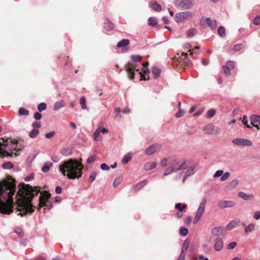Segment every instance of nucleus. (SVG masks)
<instances>
[{
    "mask_svg": "<svg viewBox=\"0 0 260 260\" xmlns=\"http://www.w3.org/2000/svg\"><path fill=\"white\" fill-rule=\"evenodd\" d=\"M40 192V190L37 187H32L28 184H22L19 185L16 195L17 209L19 212L18 215L22 216L28 213H31L34 211V208H37L39 210L43 206H45L48 210L52 208V203L48 202L50 194L46 191L41 192L38 205L36 206L31 203L32 199Z\"/></svg>",
    "mask_w": 260,
    "mask_h": 260,
    "instance_id": "f257e3e1",
    "label": "nucleus"
},
{
    "mask_svg": "<svg viewBox=\"0 0 260 260\" xmlns=\"http://www.w3.org/2000/svg\"><path fill=\"white\" fill-rule=\"evenodd\" d=\"M15 191L16 185L14 181L6 180L0 181V212L6 214L13 212L12 197Z\"/></svg>",
    "mask_w": 260,
    "mask_h": 260,
    "instance_id": "f03ea898",
    "label": "nucleus"
},
{
    "mask_svg": "<svg viewBox=\"0 0 260 260\" xmlns=\"http://www.w3.org/2000/svg\"><path fill=\"white\" fill-rule=\"evenodd\" d=\"M81 161L82 159L79 161L74 159L64 161L59 165V172L69 179H79L82 176L83 169Z\"/></svg>",
    "mask_w": 260,
    "mask_h": 260,
    "instance_id": "7ed1b4c3",
    "label": "nucleus"
},
{
    "mask_svg": "<svg viewBox=\"0 0 260 260\" xmlns=\"http://www.w3.org/2000/svg\"><path fill=\"white\" fill-rule=\"evenodd\" d=\"M17 144L10 138L0 139V157L11 156L16 150Z\"/></svg>",
    "mask_w": 260,
    "mask_h": 260,
    "instance_id": "20e7f679",
    "label": "nucleus"
},
{
    "mask_svg": "<svg viewBox=\"0 0 260 260\" xmlns=\"http://www.w3.org/2000/svg\"><path fill=\"white\" fill-rule=\"evenodd\" d=\"M131 58L134 61L133 63H128L125 66L126 71L128 74L129 78L131 79L134 78L135 69L137 67V63L140 62L142 59V56L139 55H132Z\"/></svg>",
    "mask_w": 260,
    "mask_h": 260,
    "instance_id": "39448f33",
    "label": "nucleus"
},
{
    "mask_svg": "<svg viewBox=\"0 0 260 260\" xmlns=\"http://www.w3.org/2000/svg\"><path fill=\"white\" fill-rule=\"evenodd\" d=\"M174 4L181 10H187L192 8L195 3L193 0H175Z\"/></svg>",
    "mask_w": 260,
    "mask_h": 260,
    "instance_id": "423d86ee",
    "label": "nucleus"
},
{
    "mask_svg": "<svg viewBox=\"0 0 260 260\" xmlns=\"http://www.w3.org/2000/svg\"><path fill=\"white\" fill-rule=\"evenodd\" d=\"M207 202V199L206 198H204L202 199L201 203L200 204L199 207L197 211L196 214L193 219L194 224L197 223L199 220L201 219L202 216L205 212L206 204Z\"/></svg>",
    "mask_w": 260,
    "mask_h": 260,
    "instance_id": "0eeeda50",
    "label": "nucleus"
},
{
    "mask_svg": "<svg viewBox=\"0 0 260 260\" xmlns=\"http://www.w3.org/2000/svg\"><path fill=\"white\" fill-rule=\"evenodd\" d=\"M171 165L174 172L180 171L188 168V160H180L176 161L174 160Z\"/></svg>",
    "mask_w": 260,
    "mask_h": 260,
    "instance_id": "6e6552de",
    "label": "nucleus"
},
{
    "mask_svg": "<svg viewBox=\"0 0 260 260\" xmlns=\"http://www.w3.org/2000/svg\"><path fill=\"white\" fill-rule=\"evenodd\" d=\"M193 14L190 11H183L177 13L175 15V21L177 23L182 22L185 19H188L191 18Z\"/></svg>",
    "mask_w": 260,
    "mask_h": 260,
    "instance_id": "1a4fd4ad",
    "label": "nucleus"
},
{
    "mask_svg": "<svg viewBox=\"0 0 260 260\" xmlns=\"http://www.w3.org/2000/svg\"><path fill=\"white\" fill-rule=\"evenodd\" d=\"M232 142L236 145L240 146H251L253 144L252 141L247 139L236 138L232 141Z\"/></svg>",
    "mask_w": 260,
    "mask_h": 260,
    "instance_id": "9d476101",
    "label": "nucleus"
},
{
    "mask_svg": "<svg viewBox=\"0 0 260 260\" xmlns=\"http://www.w3.org/2000/svg\"><path fill=\"white\" fill-rule=\"evenodd\" d=\"M148 66V62H146L143 64V68L141 71H139V69H135V71L138 72L139 73V74L140 75V77H141L142 79L144 80H148V79L146 78L145 76L147 75L150 73L147 68Z\"/></svg>",
    "mask_w": 260,
    "mask_h": 260,
    "instance_id": "9b49d317",
    "label": "nucleus"
},
{
    "mask_svg": "<svg viewBox=\"0 0 260 260\" xmlns=\"http://www.w3.org/2000/svg\"><path fill=\"white\" fill-rule=\"evenodd\" d=\"M161 148V145L160 144L155 143L146 148L145 153L146 155H150L160 150Z\"/></svg>",
    "mask_w": 260,
    "mask_h": 260,
    "instance_id": "f8f14e48",
    "label": "nucleus"
},
{
    "mask_svg": "<svg viewBox=\"0 0 260 260\" xmlns=\"http://www.w3.org/2000/svg\"><path fill=\"white\" fill-rule=\"evenodd\" d=\"M205 133L207 134H213V132L215 131V133L218 134L220 133V129L215 127L212 124H208L206 125L204 129Z\"/></svg>",
    "mask_w": 260,
    "mask_h": 260,
    "instance_id": "ddd939ff",
    "label": "nucleus"
},
{
    "mask_svg": "<svg viewBox=\"0 0 260 260\" xmlns=\"http://www.w3.org/2000/svg\"><path fill=\"white\" fill-rule=\"evenodd\" d=\"M235 206V203L233 201H221L217 205L218 207L220 209L232 208Z\"/></svg>",
    "mask_w": 260,
    "mask_h": 260,
    "instance_id": "4468645a",
    "label": "nucleus"
},
{
    "mask_svg": "<svg viewBox=\"0 0 260 260\" xmlns=\"http://www.w3.org/2000/svg\"><path fill=\"white\" fill-rule=\"evenodd\" d=\"M206 22L208 25L212 29H214L216 27V21L215 20H212L210 18L203 17L201 19V22L203 24Z\"/></svg>",
    "mask_w": 260,
    "mask_h": 260,
    "instance_id": "2eb2a0df",
    "label": "nucleus"
},
{
    "mask_svg": "<svg viewBox=\"0 0 260 260\" xmlns=\"http://www.w3.org/2000/svg\"><path fill=\"white\" fill-rule=\"evenodd\" d=\"M235 67V63L233 61H228L226 64L223 66L224 73L226 75H230L231 70L233 69Z\"/></svg>",
    "mask_w": 260,
    "mask_h": 260,
    "instance_id": "dca6fc26",
    "label": "nucleus"
},
{
    "mask_svg": "<svg viewBox=\"0 0 260 260\" xmlns=\"http://www.w3.org/2000/svg\"><path fill=\"white\" fill-rule=\"evenodd\" d=\"M197 171V166L196 165H193L191 166L190 168L188 169L185 173L184 178L183 180V182H184L186 179L188 177L193 175Z\"/></svg>",
    "mask_w": 260,
    "mask_h": 260,
    "instance_id": "f3484780",
    "label": "nucleus"
},
{
    "mask_svg": "<svg viewBox=\"0 0 260 260\" xmlns=\"http://www.w3.org/2000/svg\"><path fill=\"white\" fill-rule=\"evenodd\" d=\"M215 244L214 245V248L215 250L219 251L221 250L223 247V241L220 238H217L215 240Z\"/></svg>",
    "mask_w": 260,
    "mask_h": 260,
    "instance_id": "a211bd4d",
    "label": "nucleus"
},
{
    "mask_svg": "<svg viewBox=\"0 0 260 260\" xmlns=\"http://www.w3.org/2000/svg\"><path fill=\"white\" fill-rule=\"evenodd\" d=\"M238 196L242 198L245 201L251 200L254 199V196L252 194H247L244 192H239L238 193Z\"/></svg>",
    "mask_w": 260,
    "mask_h": 260,
    "instance_id": "6ab92c4d",
    "label": "nucleus"
},
{
    "mask_svg": "<svg viewBox=\"0 0 260 260\" xmlns=\"http://www.w3.org/2000/svg\"><path fill=\"white\" fill-rule=\"evenodd\" d=\"M223 229L222 226H219L214 228L211 231L212 234L215 236H219L223 233Z\"/></svg>",
    "mask_w": 260,
    "mask_h": 260,
    "instance_id": "aec40b11",
    "label": "nucleus"
},
{
    "mask_svg": "<svg viewBox=\"0 0 260 260\" xmlns=\"http://www.w3.org/2000/svg\"><path fill=\"white\" fill-rule=\"evenodd\" d=\"M240 220H233L231 221L226 226L227 230H231L236 226H238L240 223Z\"/></svg>",
    "mask_w": 260,
    "mask_h": 260,
    "instance_id": "412c9836",
    "label": "nucleus"
},
{
    "mask_svg": "<svg viewBox=\"0 0 260 260\" xmlns=\"http://www.w3.org/2000/svg\"><path fill=\"white\" fill-rule=\"evenodd\" d=\"M149 6L154 11L159 12L161 10V6L154 1L149 3Z\"/></svg>",
    "mask_w": 260,
    "mask_h": 260,
    "instance_id": "4be33fe9",
    "label": "nucleus"
},
{
    "mask_svg": "<svg viewBox=\"0 0 260 260\" xmlns=\"http://www.w3.org/2000/svg\"><path fill=\"white\" fill-rule=\"evenodd\" d=\"M65 103L63 100H60L55 103L53 107V110L57 111L61 108L64 107Z\"/></svg>",
    "mask_w": 260,
    "mask_h": 260,
    "instance_id": "5701e85b",
    "label": "nucleus"
},
{
    "mask_svg": "<svg viewBox=\"0 0 260 260\" xmlns=\"http://www.w3.org/2000/svg\"><path fill=\"white\" fill-rule=\"evenodd\" d=\"M53 164L51 161H46L44 163L43 166L42 168V171L43 173H47L48 172L50 168L52 166Z\"/></svg>",
    "mask_w": 260,
    "mask_h": 260,
    "instance_id": "b1692460",
    "label": "nucleus"
},
{
    "mask_svg": "<svg viewBox=\"0 0 260 260\" xmlns=\"http://www.w3.org/2000/svg\"><path fill=\"white\" fill-rule=\"evenodd\" d=\"M104 27L105 29L107 30H110L113 29L114 25L111 21L107 19L104 22Z\"/></svg>",
    "mask_w": 260,
    "mask_h": 260,
    "instance_id": "393cba45",
    "label": "nucleus"
},
{
    "mask_svg": "<svg viewBox=\"0 0 260 260\" xmlns=\"http://www.w3.org/2000/svg\"><path fill=\"white\" fill-rule=\"evenodd\" d=\"M156 166V164L155 162L151 161L148 162L145 164L144 169L146 171H148L154 169Z\"/></svg>",
    "mask_w": 260,
    "mask_h": 260,
    "instance_id": "a878e982",
    "label": "nucleus"
},
{
    "mask_svg": "<svg viewBox=\"0 0 260 260\" xmlns=\"http://www.w3.org/2000/svg\"><path fill=\"white\" fill-rule=\"evenodd\" d=\"M250 120L251 124L259 123L260 122V116L258 115H252L250 117Z\"/></svg>",
    "mask_w": 260,
    "mask_h": 260,
    "instance_id": "bb28decb",
    "label": "nucleus"
},
{
    "mask_svg": "<svg viewBox=\"0 0 260 260\" xmlns=\"http://www.w3.org/2000/svg\"><path fill=\"white\" fill-rule=\"evenodd\" d=\"M129 44V41L128 39H123L119 41L117 46L118 48H122V47H125L127 46H128Z\"/></svg>",
    "mask_w": 260,
    "mask_h": 260,
    "instance_id": "cd10ccee",
    "label": "nucleus"
},
{
    "mask_svg": "<svg viewBox=\"0 0 260 260\" xmlns=\"http://www.w3.org/2000/svg\"><path fill=\"white\" fill-rule=\"evenodd\" d=\"M147 182H148V181L147 180H143L142 181L139 182L135 186V190L136 191H138V190H140L141 188H142V187L145 186L147 184Z\"/></svg>",
    "mask_w": 260,
    "mask_h": 260,
    "instance_id": "c85d7f7f",
    "label": "nucleus"
},
{
    "mask_svg": "<svg viewBox=\"0 0 260 260\" xmlns=\"http://www.w3.org/2000/svg\"><path fill=\"white\" fill-rule=\"evenodd\" d=\"M187 53H183V56H184V57H183V61L185 63V66L186 67V68H188L189 67L191 64V61L190 59H189L188 58H187Z\"/></svg>",
    "mask_w": 260,
    "mask_h": 260,
    "instance_id": "c756f323",
    "label": "nucleus"
},
{
    "mask_svg": "<svg viewBox=\"0 0 260 260\" xmlns=\"http://www.w3.org/2000/svg\"><path fill=\"white\" fill-rule=\"evenodd\" d=\"M131 158H132V153L130 152L127 153L124 156V157L122 160V164H126L128 163L131 160Z\"/></svg>",
    "mask_w": 260,
    "mask_h": 260,
    "instance_id": "7c9ffc66",
    "label": "nucleus"
},
{
    "mask_svg": "<svg viewBox=\"0 0 260 260\" xmlns=\"http://www.w3.org/2000/svg\"><path fill=\"white\" fill-rule=\"evenodd\" d=\"M239 181L237 179H234L231 181L228 184V188L230 189H234L238 184Z\"/></svg>",
    "mask_w": 260,
    "mask_h": 260,
    "instance_id": "2f4dec72",
    "label": "nucleus"
},
{
    "mask_svg": "<svg viewBox=\"0 0 260 260\" xmlns=\"http://www.w3.org/2000/svg\"><path fill=\"white\" fill-rule=\"evenodd\" d=\"M60 153L64 156H69L72 154V150L69 148H63L61 150Z\"/></svg>",
    "mask_w": 260,
    "mask_h": 260,
    "instance_id": "473e14b6",
    "label": "nucleus"
},
{
    "mask_svg": "<svg viewBox=\"0 0 260 260\" xmlns=\"http://www.w3.org/2000/svg\"><path fill=\"white\" fill-rule=\"evenodd\" d=\"M255 228V224L253 223H250L247 226H246L245 228V232L247 234L250 232H251L254 230Z\"/></svg>",
    "mask_w": 260,
    "mask_h": 260,
    "instance_id": "72a5a7b5",
    "label": "nucleus"
},
{
    "mask_svg": "<svg viewBox=\"0 0 260 260\" xmlns=\"http://www.w3.org/2000/svg\"><path fill=\"white\" fill-rule=\"evenodd\" d=\"M197 32V30L194 28H192L189 29L186 33V36L187 37H192L194 36Z\"/></svg>",
    "mask_w": 260,
    "mask_h": 260,
    "instance_id": "f704fd0d",
    "label": "nucleus"
},
{
    "mask_svg": "<svg viewBox=\"0 0 260 260\" xmlns=\"http://www.w3.org/2000/svg\"><path fill=\"white\" fill-rule=\"evenodd\" d=\"M2 167L4 169H11L13 168L14 165L10 161H7L3 164Z\"/></svg>",
    "mask_w": 260,
    "mask_h": 260,
    "instance_id": "c9c22d12",
    "label": "nucleus"
},
{
    "mask_svg": "<svg viewBox=\"0 0 260 260\" xmlns=\"http://www.w3.org/2000/svg\"><path fill=\"white\" fill-rule=\"evenodd\" d=\"M39 134V131L37 129H32L29 133V136L31 138H36Z\"/></svg>",
    "mask_w": 260,
    "mask_h": 260,
    "instance_id": "e433bc0d",
    "label": "nucleus"
},
{
    "mask_svg": "<svg viewBox=\"0 0 260 260\" xmlns=\"http://www.w3.org/2000/svg\"><path fill=\"white\" fill-rule=\"evenodd\" d=\"M160 73L161 70L156 67H154L152 69V74L153 75L154 78L158 77Z\"/></svg>",
    "mask_w": 260,
    "mask_h": 260,
    "instance_id": "4c0bfd02",
    "label": "nucleus"
},
{
    "mask_svg": "<svg viewBox=\"0 0 260 260\" xmlns=\"http://www.w3.org/2000/svg\"><path fill=\"white\" fill-rule=\"evenodd\" d=\"M18 114L20 116H27L29 114V111L24 108H20L18 110Z\"/></svg>",
    "mask_w": 260,
    "mask_h": 260,
    "instance_id": "58836bf2",
    "label": "nucleus"
},
{
    "mask_svg": "<svg viewBox=\"0 0 260 260\" xmlns=\"http://www.w3.org/2000/svg\"><path fill=\"white\" fill-rule=\"evenodd\" d=\"M148 21L149 25L150 26H155L157 23L156 18L153 17H149L148 19Z\"/></svg>",
    "mask_w": 260,
    "mask_h": 260,
    "instance_id": "ea45409f",
    "label": "nucleus"
},
{
    "mask_svg": "<svg viewBox=\"0 0 260 260\" xmlns=\"http://www.w3.org/2000/svg\"><path fill=\"white\" fill-rule=\"evenodd\" d=\"M188 244L189 243L187 241L185 240L184 241L182 244L181 253H182V254H184V252L186 251L188 249Z\"/></svg>",
    "mask_w": 260,
    "mask_h": 260,
    "instance_id": "a19ab883",
    "label": "nucleus"
},
{
    "mask_svg": "<svg viewBox=\"0 0 260 260\" xmlns=\"http://www.w3.org/2000/svg\"><path fill=\"white\" fill-rule=\"evenodd\" d=\"M217 31H218V35L220 37H223L225 36V29L223 26H219L218 28Z\"/></svg>",
    "mask_w": 260,
    "mask_h": 260,
    "instance_id": "79ce46f5",
    "label": "nucleus"
},
{
    "mask_svg": "<svg viewBox=\"0 0 260 260\" xmlns=\"http://www.w3.org/2000/svg\"><path fill=\"white\" fill-rule=\"evenodd\" d=\"M216 111L214 109H210L207 111L206 117L211 118L215 114Z\"/></svg>",
    "mask_w": 260,
    "mask_h": 260,
    "instance_id": "37998d69",
    "label": "nucleus"
},
{
    "mask_svg": "<svg viewBox=\"0 0 260 260\" xmlns=\"http://www.w3.org/2000/svg\"><path fill=\"white\" fill-rule=\"evenodd\" d=\"M174 172V171L172 166H170L165 170V171L164 172V175L167 176Z\"/></svg>",
    "mask_w": 260,
    "mask_h": 260,
    "instance_id": "c03bdc74",
    "label": "nucleus"
},
{
    "mask_svg": "<svg viewBox=\"0 0 260 260\" xmlns=\"http://www.w3.org/2000/svg\"><path fill=\"white\" fill-rule=\"evenodd\" d=\"M80 104L81 106L82 109H86L87 107L86 106L85 98L84 96H82L80 99Z\"/></svg>",
    "mask_w": 260,
    "mask_h": 260,
    "instance_id": "a18cd8bd",
    "label": "nucleus"
},
{
    "mask_svg": "<svg viewBox=\"0 0 260 260\" xmlns=\"http://www.w3.org/2000/svg\"><path fill=\"white\" fill-rule=\"evenodd\" d=\"M188 233V230L183 226H182L180 228V234L183 236H185L187 235Z\"/></svg>",
    "mask_w": 260,
    "mask_h": 260,
    "instance_id": "49530a36",
    "label": "nucleus"
},
{
    "mask_svg": "<svg viewBox=\"0 0 260 260\" xmlns=\"http://www.w3.org/2000/svg\"><path fill=\"white\" fill-rule=\"evenodd\" d=\"M46 107H47L46 104L44 103H40L38 106V110L39 112H42V111L45 110L46 109Z\"/></svg>",
    "mask_w": 260,
    "mask_h": 260,
    "instance_id": "de8ad7c7",
    "label": "nucleus"
},
{
    "mask_svg": "<svg viewBox=\"0 0 260 260\" xmlns=\"http://www.w3.org/2000/svg\"><path fill=\"white\" fill-rule=\"evenodd\" d=\"M230 176V173L228 172H226L224 173H223L220 178V181H224L227 180Z\"/></svg>",
    "mask_w": 260,
    "mask_h": 260,
    "instance_id": "09e8293b",
    "label": "nucleus"
},
{
    "mask_svg": "<svg viewBox=\"0 0 260 260\" xmlns=\"http://www.w3.org/2000/svg\"><path fill=\"white\" fill-rule=\"evenodd\" d=\"M96 173L95 172H92L89 176L88 180L90 182H92L95 179Z\"/></svg>",
    "mask_w": 260,
    "mask_h": 260,
    "instance_id": "8fccbe9b",
    "label": "nucleus"
},
{
    "mask_svg": "<svg viewBox=\"0 0 260 260\" xmlns=\"http://www.w3.org/2000/svg\"><path fill=\"white\" fill-rule=\"evenodd\" d=\"M186 207V204L182 205L180 203H178L175 205V208L179 211H182Z\"/></svg>",
    "mask_w": 260,
    "mask_h": 260,
    "instance_id": "3c124183",
    "label": "nucleus"
},
{
    "mask_svg": "<svg viewBox=\"0 0 260 260\" xmlns=\"http://www.w3.org/2000/svg\"><path fill=\"white\" fill-rule=\"evenodd\" d=\"M100 131L99 128H98L94 133H93V139L95 141H99V135L100 134Z\"/></svg>",
    "mask_w": 260,
    "mask_h": 260,
    "instance_id": "603ef678",
    "label": "nucleus"
},
{
    "mask_svg": "<svg viewBox=\"0 0 260 260\" xmlns=\"http://www.w3.org/2000/svg\"><path fill=\"white\" fill-rule=\"evenodd\" d=\"M242 121L243 123V124L246 126L247 127L250 128H252V127L248 124V121L246 116H243Z\"/></svg>",
    "mask_w": 260,
    "mask_h": 260,
    "instance_id": "864d4df0",
    "label": "nucleus"
},
{
    "mask_svg": "<svg viewBox=\"0 0 260 260\" xmlns=\"http://www.w3.org/2000/svg\"><path fill=\"white\" fill-rule=\"evenodd\" d=\"M223 174V171L222 170H217L216 171V172L214 174L213 177L214 178H218L220 176H221V175Z\"/></svg>",
    "mask_w": 260,
    "mask_h": 260,
    "instance_id": "5fc2aeb1",
    "label": "nucleus"
},
{
    "mask_svg": "<svg viewBox=\"0 0 260 260\" xmlns=\"http://www.w3.org/2000/svg\"><path fill=\"white\" fill-rule=\"evenodd\" d=\"M37 154L38 153L31 154L27 157L26 161L31 162L36 158Z\"/></svg>",
    "mask_w": 260,
    "mask_h": 260,
    "instance_id": "6e6d98bb",
    "label": "nucleus"
},
{
    "mask_svg": "<svg viewBox=\"0 0 260 260\" xmlns=\"http://www.w3.org/2000/svg\"><path fill=\"white\" fill-rule=\"evenodd\" d=\"M169 159H171V158H163L160 163V165L164 167H166L167 166V162L169 160Z\"/></svg>",
    "mask_w": 260,
    "mask_h": 260,
    "instance_id": "4d7b16f0",
    "label": "nucleus"
},
{
    "mask_svg": "<svg viewBox=\"0 0 260 260\" xmlns=\"http://www.w3.org/2000/svg\"><path fill=\"white\" fill-rule=\"evenodd\" d=\"M237 243L236 242H232L230 243L228 245V249H233L237 246Z\"/></svg>",
    "mask_w": 260,
    "mask_h": 260,
    "instance_id": "13d9d810",
    "label": "nucleus"
},
{
    "mask_svg": "<svg viewBox=\"0 0 260 260\" xmlns=\"http://www.w3.org/2000/svg\"><path fill=\"white\" fill-rule=\"evenodd\" d=\"M185 114V112L182 109H180L176 113V117L177 118L182 117Z\"/></svg>",
    "mask_w": 260,
    "mask_h": 260,
    "instance_id": "bf43d9fd",
    "label": "nucleus"
},
{
    "mask_svg": "<svg viewBox=\"0 0 260 260\" xmlns=\"http://www.w3.org/2000/svg\"><path fill=\"white\" fill-rule=\"evenodd\" d=\"M253 23L256 25L260 24V15L256 16L253 21Z\"/></svg>",
    "mask_w": 260,
    "mask_h": 260,
    "instance_id": "052dcab7",
    "label": "nucleus"
},
{
    "mask_svg": "<svg viewBox=\"0 0 260 260\" xmlns=\"http://www.w3.org/2000/svg\"><path fill=\"white\" fill-rule=\"evenodd\" d=\"M95 158H96V155H93L91 156L90 157H88V159H87L86 161L88 164H91L92 162L94 161V160H95Z\"/></svg>",
    "mask_w": 260,
    "mask_h": 260,
    "instance_id": "680f3d73",
    "label": "nucleus"
},
{
    "mask_svg": "<svg viewBox=\"0 0 260 260\" xmlns=\"http://www.w3.org/2000/svg\"><path fill=\"white\" fill-rule=\"evenodd\" d=\"M242 48V46L241 44H237L234 46L233 50L235 51H240V50H241Z\"/></svg>",
    "mask_w": 260,
    "mask_h": 260,
    "instance_id": "e2e57ef3",
    "label": "nucleus"
},
{
    "mask_svg": "<svg viewBox=\"0 0 260 260\" xmlns=\"http://www.w3.org/2000/svg\"><path fill=\"white\" fill-rule=\"evenodd\" d=\"M41 125L40 122L34 121L32 123V126L34 127V128L36 129V128H39L41 127Z\"/></svg>",
    "mask_w": 260,
    "mask_h": 260,
    "instance_id": "0e129e2a",
    "label": "nucleus"
},
{
    "mask_svg": "<svg viewBox=\"0 0 260 260\" xmlns=\"http://www.w3.org/2000/svg\"><path fill=\"white\" fill-rule=\"evenodd\" d=\"M100 168L102 170L104 171H107L109 170L110 168L106 164H102L100 166Z\"/></svg>",
    "mask_w": 260,
    "mask_h": 260,
    "instance_id": "69168bd1",
    "label": "nucleus"
},
{
    "mask_svg": "<svg viewBox=\"0 0 260 260\" xmlns=\"http://www.w3.org/2000/svg\"><path fill=\"white\" fill-rule=\"evenodd\" d=\"M55 134V132L54 131L51 132L50 133H47L45 134V137L47 139H50L53 137Z\"/></svg>",
    "mask_w": 260,
    "mask_h": 260,
    "instance_id": "338daca9",
    "label": "nucleus"
},
{
    "mask_svg": "<svg viewBox=\"0 0 260 260\" xmlns=\"http://www.w3.org/2000/svg\"><path fill=\"white\" fill-rule=\"evenodd\" d=\"M34 117L36 120H38L41 118L42 115L40 113L36 112V113H35V114L34 115Z\"/></svg>",
    "mask_w": 260,
    "mask_h": 260,
    "instance_id": "774afa93",
    "label": "nucleus"
}]
</instances>
